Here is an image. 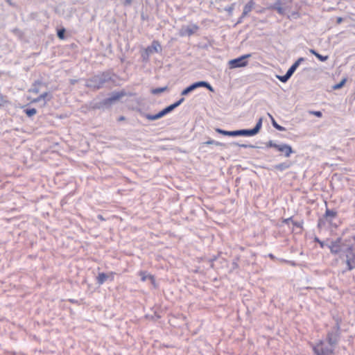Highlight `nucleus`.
<instances>
[{
    "label": "nucleus",
    "mask_w": 355,
    "mask_h": 355,
    "mask_svg": "<svg viewBox=\"0 0 355 355\" xmlns=\"http://www.w3.org/2000/svg\"><path fill=\"white\" fill-rule=\"evenodd\" d=\"M262 125V118H260L257 123V125L253 129L251 130H234V131H227L224 130L220 128H216V132L218 133H220L225 136H232V137H236V136H253L257 135Z\"/></svg>",
    "instance_id": "obj_1"
},
{
    "label": "nucleus",
    "mask_w": 355,
    "mask_h": 355,
    "mask_svg": "<svg viewBox=\"0 0 355 355\" xmlns=\"http://www.w3.org/2000/svg\"><path fill=\"white\" fill-rule=\"evenodd\" d=\"M183 101H184V98H182L180 100H179L178 101L175 102V103L166 107V108H164L162 111L159 112L156 114H148V115H146V119H148V120H150V121H154V120L158 119L159 118H162L166 114L171 112L175 107L179 106L183 102Z\"/></svg>",
    "instance_id": "obj_2"
},
{
    "label": "nucleus",
    "mask_w": 355,
    "mask_h": 355,
    "mask_svg": "<svg viewBox=\"0 0 355 355\" xmlns=\"http://www.w3.org/2000/svg\"><path fill=\"white\" fill-rule=\"evenodd\" d=\"M200 87H205L211 92L214 91L213 87L208 83L205 82V81H200V82H196V83L191 85L190 86L187 87V88H185L184 90H182V92H181V94L182 96L187 95L189 92H192L193 90H194L196 88Z\"/></svg>",
    "instance_id": "obj_3"
},
{
    "label": "nucleus",
    "mask_w": 355,
    "mask_h": 355,
    "mask_svg": "<svg viewBox=\"0 0 355 355\" xmlns=\"http://www.w3.org/2000/svg\"><path fill=\"white\" fill-rule=\"evenodd\" d=\"M250 57V54L242 55L238 58L233 59L229 61V66L231 69L243 67L247 66L248 61L247 58Z\"/></svg>",
    "instance_id": "obj_4"
},
{
    "label": "nucleus",
    "mask_w": 355,
    "mask_h": 355,
    "mask_svg": "<svg viewBox=\"0 0 355 355\" xmlns=\"http://www.w3.org/2000/svg\"><path fill=\"white\" fill-rule=\"evenodd\" d=\"M313 351L316 355H331L333 350L327 347H325L323 341H320L315 346L313 347Z\"/></svg>",
    "instance_id": "obj_5"
},
{
    "label": "nucleus",
    "mask_w": 355,
    "mask_h": 355,
    "mask_svg": "<svg viewBox=\"0 0 355 355\" xmlns=\"http://www.w3.org/2000/svg\"><path fill=\"white\" fill-rule=\"evenodd\" d=\"M270 146L275 148L279 152L284 153L286 157H288L293 153V150L291 146L287 144H270Z\"/></svg>",
    "instance_id": "obj_6"
},
{
    "label": "nucleus",
    "mask_w": 355,
    "mask_h": 355,
    "mask_svg": "<svg viewBox=\"0 0 355 355\" xmlns=\"http://www.w3.org/2000/svg\"><path fill=\"white\" fill-rule=\"evenodd\" d=\"M331 253L334 254H338L342 250V239L338 238L336 241H332L329 245Z\"/></svg>",
    "instance_id": "obj_7"
},
{
    "label": "nucleus",
    "mask_w": 355,
    "mask_h": 355,
    "mask_svg": "<svg viewBox=\"0 0 355 355\" xmlns=\"http://www.w3.org/2000/svg\"><path fill=\"white\" fill-rule=\"evenodd\" d=\"M348 251L351 252V255H347L346 263L347 270H352L355 267V252L352 246L348 248Z\"/></svg>",
    "instance_id": "obj_8"
},
{
    "label": "nucleus",
    "mask_w": 355,
    "mask_h": 355,
    "mask_svg": "<svg viewBox=\"0 0 355 355\" xmlns=\"http://www.w3.org/2000/svg\"><path fill=\"white\" fill-rule=\"evenodd\" d=\"M115 272H110L108 274H105L104 272H101L96 277L97 283L100 285L103 284L105 281L110 279L111 281L114 280Z\"/></svg>",
    "instance_id": "obj_9"
},
{
    "label": "nucleus",
    "mask_w": 355,
    "mask_h": 355,
    "mask_svg": "<svg viewBox=\"0 0 355 355\" xmlns=\"http://www.w3.org/2000/svg\"><path fill=\"white\" fill-rule=\"evenodd\" d=\"M162 51V46L160 45V43L157 41L154 40L153 41L151 45L150 46H148L146 49V53H158Z\"/></svg>",
    "instance_id": "obj_10"
},
{
    "label": "nucleus",
    "mask_w": 355,
    "mask_h": 355,
    "mask_svg": "<svg viewBox=\"0 0 355 355\" xmlns=\"http://www.w3.org/2000/svg\"><path fill=\"white\" fill-rule=\"evenodd\" d=\"M126 94L125 91H121L119 92L114 93L110 98L105 101V103L111 104L116 101H119Z\"/></svg>",
    "instance_id": "obj_11"
},
{
    "label": "nucleus",
    "mask_w": 355,
    "mask_h": 355,
    "mask_svg": "<svg viewBox=\"0 0 355 355\" xmlns=\"http://www.w3.org/2000/svg\"><path fill=\"white\" fill-rule=\"evenodd\" d=\"M254 6V1L253 0H250L243 8L242 17H244L247 16L253 9Z\"/></svg>",
    "instance_id": "obj_12"
},
{
    "label": "nucleus",
    "mask_w": 355,
    "mask_h": 355,
    "mask_svg": "<svg viewBox=\"0 0 355 355\" xmlns=\"http://www.w3.org/2000/svg\"><path fill=\"white\" fill-rule=\"evenodd\" d=\"M139 275L141 276V279L142 282H145L147 279H150L151 283L155 286V277L152 275H146L145 271H140Z\"/></svg>",
    "instance_id": "obj_13"
},
{
    "label": "nucleus",
    "mask_w": 355,
    "mask_h": 355,
    "mask_svg": "<svg viewBox=\"0 0 355 355\" xmlns=\"http://www.w3.org/2000/svg\"><path fill=\"white\" fill-rule=\"evenodd\" d=\"M199 27L196 25V24H193L191 26H188L185 28L184 30V32L186 34H187L188 35H193L195 32H196L198 30Z\"/></svg>",
    "instance_id": "obj_14"
},
{
    "label": "nucleus",
    "mask_w": 355,
    "mask_h": 355,
    "mask_svg": "<svg viewBox=\"0 0 355 355\" xmlns=\"http://www.w3.org/2000/svg\"><path fill=\"white\" fill-rule=\"evenodd\" d=\"M310 53L314 55L319 60L322 62H324L328 60L329 57L327 55H322L316 52L314 49H310Z\"/></svg>",
    "instance_id": "obj_15"
},
{
    "label": "nucleus",
    "mask_w": 355,
    "mask_h": 355,
    "mask_svg": "<svg viewBox=\"0 0 355 355\" xmlns=\"http://www.w3.org/2000/svg\"><path fill=\"white\" fill-rule=\"evenodd\" d=\"M337 216V212L334 210H331L329 209H327L324 215V217L326 219H328L329 218H335Z\"/></svg>",
    "instance_id": "obj_16"
},
{
    "label": "nucleus",
    "mask_w": 355,
    "mask_h": 355,
    "mask_svg": "<svg viewBox=\"0 0 355 355\" xmlns=\"http://www.w3.org/2000/svg\"><path fill=\"white\" fill-rule=\"evenodd\" d=\"M327 340L330 345H334L337 342L336 336H334L333 333H328Z\"/></svg>",
    "instance_id": "obj_17"
},
{
    "label": "nucleus",
    "mask_w": 355,
    "mask_h": 355,
    "mask_svg": "<svg viewBox=\"0 0 355 355\" xmlns=\"http://www.w3.org/2000/svg\"><path fill=\"white\" fill-rule=\"evenodd\" d=\"M25 113L28 116L31 117L37 113V110L35 108L26 109Z\"/></svg>",
    "instance_id": "obj_18"
},
{
    "label": "nucleus",
    "mask_w": 355,
    "mask_h": 355,
    "mask_svg": "<svg viewBox=\"0 0 355 355\" xmlns=\"http://www.w3.org/2000/svg\"><path fill=\"white\" fill-rule=\"evenodd\" d=\"M64 33H65V29L64 28L58 29L57 31L58 37L60 40H64L65 38Z\"/></svg>",
    "instance_id": "obj_19"
},
{
    "label": "nucleus",
    "mask_w": 355,
    "mask_h": 355,
    "mask_svg": "<svg viewBox=\"0 0 355 355\" xmlns=\"http://www.w3.org/2000/svg\"><path fill=\"white\" fill-rule=\"evenodd\" d=\"M297 68V63H294L287 71L286 73L288 74L290 76H291Z\"/></svg>",
    "instance_id": "obj_20"
},
{
    "label": "nucleus",
    "mask_w": 355,
    "mask_h": 355,
    "mask_svg": "<svg viewBox=\"0 0 355 355\" xmlns=\"http://www.w3.org/2000/svg\"><path fill=\"white\" fill-rule=\"evenodd\" d=\"M7 103H8V101L6 99V97L0 93V108Z\"/></svg>",
    "instance_id": "obj_21"
},
{
    "label": "nucleus",
    "mask_w": 355,
    "mask_h": 355,
    "mask_svg": "<svg viewBox=\"0 0 355 355\" xmlns=\"http://www.w3.org/2000/svg\"><path fill=\"white\" fill-rule=\"evenodd\" d=\"M346 83V78L343 79L338 84L335 85L333 88L334 89H338L341 88Z\"/></svg>",
    "instance_id": "obj_22"
},
{
    "label": "nucleus",
    "mask_w": 355,
    "mask_h": 355,
    "mask_svg": "<svg viewBox=\"0 0 355 355\" xmlns=\"http://www.w3.org/2000/svg\"><path fill=\"white\" fill-rule=\"evenodd\" d=\"M291 76L286 73L284 76H277L278 79L282 83L286 82Z\"/></svg>",
    "instance_id": "obj_23"
},
{
    "label": "nucleus",
    "mask_w": 355,
    "mask_h": 355,
    "mask_svg": "<svg viewBox=\"0 0 355 355\" xmlns=\"http://www.w3.org/2000/svg\"><path fill=\"white\" fill-rule=\"evenodd\" d=\"M92 80H91L89 81V83H88L87 84V87H90V88H92V89H100V88L101 87V85H99L95 86V85H93L92 84Z\"/></svg>",
    "instance_id": "obj_24"
},
{
    "label": "nucleus",
    "mask_w": 355,
    "mask_h": 355,
    "mask_svg": "<svg viewBox=\"0 0 355 355\" xmlns=\"http://www.w3.org/2000/svg\"><path fill=\"white\" fill-rule=\"evenodd\" d=\"M309 114L314 115L317 117H322V114L320 111H309Z\"/></svg>",
    "instance_id": "obj_25"
},
{
    "label": "nucleus",
    "mask_w": 355,
    "mask_h": 355,
    "mask_svg": "<svg viewBox=\"0 0 355 355\" xmlns=\"http://www.w3.org/2000/svg\"><path fill=\"white\" fill-rule=\"evenodd\" d=\"M272 125H273V126H274L276 129H277L278 130H281V131H282V130H285L284 127H282V126H281V125H278V124L275 121V120H273V121H272Z\"/></svg>",
    "instance_id": "obj_26"
},
{
    "label": "nucleus",
    "mask_w": 355,
    "mask_h": 355,
    "mask_svg": "<svg viewBox=\"0 0 355 355\" xmlns=\"http://www.w3.org/2000/svg\"><path fill=\"white\" fill-rule=\"evenodd\" d=\"M207 144H215L216 146H222V144L215 141L214 140H209L206 142Z\"/></svg>",
    "instance_id": "obj_27"
},
{
    "label": "nucleus",
    "mask_w": 355,
    "mask_h": 355,
    "mask_svg": "<svg viewBox=\"0 0 355 355\" xmlns=\"http://www.w3.org/2000/svg\"><path fill=\"white\" fill-rule=\"evenodd\" d=\"M165 90H166V87L159 88V89H156L155 90H154L153 93L158 94V93L162 92H164Z\"/></svg>",
    "instance_id": "obj_28"
},
{
    "label": "nucleus",
    "mask_w": 355,
    "mask_h": 355,
    "mask_svg": "<svg viewBox=\"0 0 355 355\" xmlns=\"http://www.w3.org/2000/svg\"><path fill=\"white\" fill-rule=\"evenodd\" d=\"M42 100V98L40 95L37 98H34L31 101V103H37Z\"/></svg>",
    "instance_id": "obj_29"
},
{
    "label": "nucleus",
    "mask_w": 355,
    "mask_h": 355,
    "mask_svg": "<svg viewBox=\"0 0 355 355\" xmlns=\"http://www.w3.org/2000/svg\"><path fill=\"white\" fill-rule=\"evenodd\" d=\"M237 146L241 147V148H252L253 147L251 145H248V144H236Z\"/></svg>",
    "instance_id": "obj_30"
},
{
    "label": "nucleus",
    "mask_w": 355,
    "mask_h": 355,
    "mask_svg": "<svg viewBox=\"0 0 355 355\" xmlns=\"http://www.w3.org/2000/svg\"><path fill=\"white\" fill-rule=\"evenodd\" d=\"M40 96L42 98V100H44L47 96H49V93L44 92V93L40 94Z\"/></svg>",
    "instance_id": "obj_31"
},
{
    "label": "nucleus",
    "mask_w": 355,
    "mask_h": 355,
    "mask_svg": "<svg viewBox=\"0 0 355 355\" xmlns=\"http://www.w3.org/2000/svg\"><path fill=\"white\" fill-rule=\"evenodd\" d=\"M293 224L296 226V227H302V225L297 222H295V221H293Z\"/></svg>",
    "instance_id": "obj_32"
},
{
    "label": "nucleus",
    "mask_w": 355,
    "mask_h": 355,
    "mask_svg": "<svg viewBox=\"0 0 355 355\" xmlns=\"http://www.w3.org/2000/svg\"><path fill=\"white\" fill-rule=\"evenodd\" d=\"M304 60L303 58H299L295 63H297V67L299 66L300 63Z\"/></svg>",
    "instance_id": "obj_33"
},
{
    "label": "nucleus",
    "mask_w": 355,
    "mask_h": 355,
    "mask_svg": "<svg viewBox=\"0 0 355 355\" xmlns=\"http://www.w3.org/2000/svg\"><path fill=\"white\" fill-rule=\"evenodd\" d=\"M292 220V218H291V217H290V218H288L284 219L283 222H284V223H288V222H289L290 220Z\"/></svg>",
    "instance_id": "obj_34"
},
{
    "label": "nucleus",
    "mask_w": 355,
    "mask_h": 355,
    "mask_svg": "<svg viewBox=\"0 0 355 355\" xmlns=\"http://www.w3.org/2000/svg\"><path fill=\"white\" fill-rule=\"evenodd\" d=\"M319 245L321 248H323L324 247V243L322 241H319Z\"/></svg>",
    "instance_id": "obj_35"
},
{
    "label": "nucleus",
    "mask_w": 355,
    "mask_h": 355,
    "mask_svg": "<svg viewBox=\"0 0 355 355\" xmlns=\"http://www.w3.org/2000/svg\"><path fill=\"white\" fill-rule=\"evenodd\" d=\"M125 120V117L124 116H120L118 119L119 121H124Z\"/></svg>",
    "instance_id": "obj_36"
},
{
    "label": "nucleus",
    "mask_w": 355,
    "mask_h": 355,
    "mask_svg": "<svg viewBox=\"0 0 355 355\" xmlns=\"http://www.w3.org/2000/svg\"><path fill=\"white\" fill-rule=\"evenodd\" d=\"M32 92L35 93V94H37L39 92V90L37 89H35L34 88V89H32Z\"/></svg>",
    "instance_id": "obj_37"
},
{
    "label": "nucleus",
    "mask_w": 355,
    "mask_h": 355,
    "mask_svg": "<svg viewBox=\"0 0 355 355\" xmlns=\"http://www.w3.org/2000/svg\"><path fill=\"white\" fill-rule=\"evenodd\" d=\"M314 241L317 243H319V241H320V240L318 237H315Z\"/></svg>",
    "instance_id": "obj_38"
},
{
    "label": "nucleus",
    "mask_w": 355,
    "mask_h": 355,
    "mask_svg": "<svg viewBox=\"0 0 355 355\" xmlns=\"http://www.w3.org/2000/svg\"><path fill=\"white\" fill-rule=\"evenodd\" d=\"M269 257H270V258H272V259H273V258H274V256H273L272 254H270V255H269Z\"/></svg>",
    "instance_id": "obj_39"
}]
</instances>
